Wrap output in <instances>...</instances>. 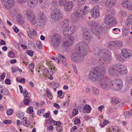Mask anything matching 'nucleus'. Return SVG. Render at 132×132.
<instances>
[{"label": "nucleus", "mask_w": 132, "mask_h": 132, "mask_svg": "<svg viewBox=\"0 0 132 132\" xmlns=\"http://www.w3.org/2000/svg\"><path fill=\"white\" fill-rule=\"evenodd\" d=\"M83 42L77 44L76 46L75 52L72 53L70 57L71 60L78 64L81 63L84 57L87 55L89 49L88 45L91 41L92 37L88 28H85L83 31Z\"/></svg>", "instance_id": "obj_1"}, {"label": "nucleus", "mask_w": 132, "mask_h": 132, "mask_svg": "<svg viewBox=\"0 0 132 132\" xmlns=\"http://www.w3.org/2000/svg\"><path fill=\"white\" fill-rule=\"evenodd\" d=\"M93 54L96 56H100L99 59V62L105 64L110 62L112 59L111 53L110 51L106 49L94 47Z\"/></svg>", "instance_id": "obj_2"}, {"label": "nucleus", "mask_w": 132, "mask_h": 132, "mask_svg": "<svg viewBox=\"0 0 132 132\" xmlns=\"http://www.w3.org/2000/svg\"><path fill=\"white\" fill-rule=\"evenodd\" d=\"M106 71L104 66L97 67L91 70L89 75V78L93 81L99 80L105 74Z\"/></svg>", "instance_id": "obj_3"}, {"label": "nucleus", "mask_w": 132, "mask_h": 132, "mask_svg": "<svg viewBox=\"0 0 132 132\" xmlns=\"http://www.w3.org/2000/svg\"><path fill=\"white\" fill-rule=\"evenodd\" d=\"M91 31L95 35H99L102 32L103 27L101 24L93 22L91 23Z\"/></svg>", "instance_id": "obj_4"}, {"label": "nucleus", "mask_w": 132, "mask_h": 132, "mask_svg": "<svg viewBox=\"0 0 132 132\" xmlns=\"http://www.w3.org/2000/svg\"><path fill=\"white\" fill-rule=\"evenodd\" d=\"M51 43L54 47H58L61 42V38L60 35L57 33L53 34L51 37Z\"/></svg>", "instance_id": "obj_5"}, {"label": "nucleus", "mask_w": 132, "mask_h": 132, "mask_svg": "<svg viewBox=\"0 0 132 132\" xmlns=\"http://www.w3.org/2000/svg\"><path fill=\"white\" fill-rule=\"evenodd\" d=\"M110 80L107 77H104L101 80V81L99 84L101 88L105 90H107L111 88L110 85Z\"/></svg>", "instance_id": "obj_6"}, {"label": "nucleus", "mask_w": 132, "mask_h": 132, "mask_svg": "<svg viewBox=\"0 0 132 132\" xmlns=\"http://www.w3.org/2000/svg\"><path fill=\"white\" fill-rule=\"evenodd\" d=\"M63 17L62 12L60 9L56 8L53 10V12L51 14L52 19L54 21L61 20Z\"/></svg>", "instance_id": "obj_7"}, {"label": "nucleus", "mask_w": 132, "mask_h": 132, "mask_svg": "<svg viewBox=\"0 0 132 132\" xmlns=\"http://www.w3.org/2000/svg\"><path fill=\"white\" fill-rule=\"evenodd\" d=\"M111 88L114 90H119L121 89L123 86L122 81L119 79H115L111 82Z\"/></svg>", "instance_id": "obj_8"}, {"label": "nucleus", "mask_w": 132, "mask_h": 132, "mask_svg": "<svg viewBox=\"0 0 132 132\" xmlns=\"http://www.w3.org/2000/svg\"><path fill=\"white\" fill-rule=\"evenodd\" d=\"M104 23L109 26L114 25L117 23V21L113 16L110 14L106 15L104 19Z\"/></svg>", "instance_id": "obj_9"}, {"label": "nucleus", "mask_w": 132, "mask_h": 132, "mask_svg": "<svg viewBox=\"0 0 132 132\" xmlns=\"http://www.w3.org/2000/svg\"><path fill=\"white\" fill-rule=\"evenodd\" d=\"M116 64L118 75L119 74L125 75L127 73L128 70L125 65L120 64Z\"/></svg>", "instance_id": "obj_10"}, {"label": "nucleus", "mask_w": 132, "mask_h": 132, "mask_svg": "<svg viewBox=\"0 0 132 132\" xmlns=\"http://www.w3.org/2000/svg\"><path fill=\"white\" fill-rule=\"evenodd\" d=\"M2 3L4 7L8 10L12 7L15 4L14 0H2Z\"/></svg>", "instance_id": "obj_11"}, {"label": "nucleus", "mask_w": 132, "mask_h": 132, "mask_svg": "<svg viewBox=\"0 0 132 132\" xmlns=\"http://www.w3.org/2000/svg\"><path fill=\"white\" fill-rule=\"evenodd\" d=\"M91 16L94 18L99 17L100 15V9L98 6H94L90 12Z\"/></svg>", "instance_id": "obj_12"}, {"label": "nucleus", "mask_w": 132, "mask_h": 132, "mask_svg": "<svg viewBox=\"0 0 132 132\" xmlns=\"http://www.w3.org/2000/svg\"><path fill=\"white\" fill-rule=\"evenodd\" d=\"M108 70L109 73L111 76L116 77L118 75L117 64L109 66Z\"/></svg>", "instance_id": "obj_13"}, {"label": "nucleus", "mask_w": 132, "mask_h": 132, "mask_svg": "<svg viewBox=\"0 0 132 132\" xmlns=\"http://www.w3.org/2000/svg\"><path fill=\"white\" fill-rule=\"evenodd\" d=\"M121 4L122 6L128 10H132V2L130 1L123 0L122 1Z\"/></svg>", "instance_id": "obj_14"}, {"label": "nucleus", "mask_w": 132, "mask_h": 132, "mask_svg": "<svg viewBox=\"0 0 132 132\" xmlns=\"http://www.w3.org/2000/svg\"><path fill=\"white\" fill-rule=\"evenodd\" d=\"M121 54L126 58H129L132 55L131 52L129 49L124 48L122 50Z\"/></svg>", "instance_id": "obj_15"}, {"label": "nucleus", "mask_w": 132, "mask_h": 132, "mask_svg": "<svg viewBox=\"0 0 132 132\" xmlns=\"http://www.w3.org/2000/svg\"><path fill=\"white\" fill-rule=\"evenodd\" d=\"M41 3L42 2V0H27V5L28 7L33 8L36 6L38 2Z\"/></svg>", "instance_id": "obj_16"}, {"label": "nucleus", "mask_w": 132, "mask_h": 132, "mask_svg": "<svg viewBox=\"0 0 132 132\" xmlns=\"http://www.w3.org/2000/svg\"><path fill=\"white\" fill-rule=\"evenodd\" d=\"M73 15L75 16V19L73 20L78 18H82L85 15L81 9L80 8L77 9L74 13Z\"/></svg>", "instance_id": "obj_17"}, {"label": "nucleus", "mask_w": 132, "mask_h": 132, "mask_svg": "<svg viewBox=\"0 0 132 132\" xmlns=\"http://www.w3.org/2000/svg\"><path fill=\"white\" fill-rule=\"evenodd\" d=\"M74 38L72 36L68 38V39L62 44L63 47H68L71 46L74 40Z\"/></svg>", "instance_id": "obj_18"}, {"label": "nucleus", "mask_w": 132, "mask_h": 132, "mask_svg": "<svg viewBox=\"0 0 132 132\" xmlns=\"http://www.w3.org/2000/svg\"><path fill=\"white\" fill-rule=\"evenodd\" d=\"M117 2V0H106L104 4L106 7L111 8L115 6Z\"/></svg>", "instance_id": "obj_19"}, {"label": "nucleus", "mask_w": 132, "mask_h": 132, "mask_svg": "<svg viewBox=\"0 0 132 132\" xmlns=\"http://www.w3.org/2000/svg\"><path fill=\"white\" fill-rule=\"evenodd\" d=\"M73 3L71 1H69L66 2L64 6V9L67 12L70 11L73 6Z\"/></svg>", "instance_id": "obj_20"}, {"label": "nucleus", "mask_w": 132, "mask_h": 132, "mask_svg": "<svg viewBox=\"0 0 132 132\" xmlns=\"http://www.w3.org/2000/svg\"><path fill=\"white\" fill-rule=\"evenodd\" d=\"M40 16L41 17L38 22V24L40 26L43 27L45 26V19L44 18L45 16L42 13H41L40 14Z\"/></svg>", "instance_id": "obj_21"}, {"label": "nucleus", "mask_w": 132, "mask_h": 132, "mask_svg": "<svg viewBox=\"0 0 132 132\" xmlns=\"http://www.w3.org/2000/svg\"><path fill=\"white\" fill-rule=\"evenodd\" d=\"M70 20L69 19L67 18L63 20L61 23V25L63 28H66L69 27Z\"/></svg>", "instance_id": "obj_22"}, {"label": "nucleus", "mask_w": 132, "mask_h": 132, "mask_svg": "<svg viewBox=\"0 0 132 132\" xmlns=\"http://www.w3.org/2000/svg\"><path fill=\"white\" fill-rule=\"evenodd\" d=\"M17 20L19 23L22 24L24 22V18L22 14H19L17 16Z\"/></svg>", "instance_id": "obj_23"}, {"label": "nucleus", "mask_w": 132, "mask_h": 132, "mask_svg": "<svg viewBox=\"0 0 132 132\" xmlns=\"http://www.w3.org/2000/svg\"><path fill=\"white\" fill-rule=\"evenodd\" d=\"M27 18L32 24H35L36 23V18L34 14Z\"/></svg>", "instance_id": "obj_24"}, {"label": "nucleus", "mask_w": 132, "mask_h": 132, "mask_svg": "<svg viewBox=\"0 0 132 132\" xmlns=\"http://www.w3.org/2000/svg\"><path fill=\"white\" fill-rule=\"evenodd\" d=\"M22 123L24 126L27 127L29 126L30 125V121L27 120L26 117L23 118L21 121Z\"/></svg>", "instance_id": "obj_25"}, {"label": "nucleus", "mask_w": 132, "mask_h": 132, "mask_svg": "<svg viewBox=\"0 0 132 132\" xmlns=\"http://www.w3.org/2000/svg\"><path fill=\"white\" fill-rule=\"evenodd\" d=\"M70 33L72 35L76 30V27L74 25H72L68 28Z\"/></svg>", "instance_id": "obj_26"}, {"label": "nucleus", "mask_w": 132, "mask_h": 132, "mask_svg": "<svg viewBox=\"0 0 132 132\" xmlns=\"http://www.w3.org/2000/svg\"><path fill=\"white\" fill-rule=\"evenodd\" d=\"M89 7L86 5H85L83 8V10H82V11L84 15H85L89 13Z\"/></svg>", "instance_id": "obj_27"}, {"label": "nucleus", "mask_w": 132, "mask_h": 132, "mask_svg": "<svg viewBox=\"0 0 132 132\" xmlns=\"http://www.w3.org/2000/svg\"><path fill=\"white\" fill-rule=\"evenodd\" d=\"M1 93L5 95H8L9 94V92L8 89L5 87H2L1 90Z\"/></svg>", "instance_id": "obj_28"}, {"label": "nucleus", "mask_w": 132, "mask_h": 132, "mask_svg": "<svg viewBox=\"0 0 132 132\" xmlns=\"http://www.w3.org/2000/svg\"><path fill=\"white\" fill-rule=\"evenodd\" d=\"M126 81L129 84H132V76L130 75H127L126 76Z\"/></svg>", "instance_id": "obj_29"}, {"label": "nucleus", "mask_w": 132, "mask_h": 132, "mask_svg": "<svg viewBox=\"0 0 132 132\" xmlns=\"http://www.w3.org/2000/svg\"><path fill=\"white\" fill-rule=\"evenodd\" d=\"M129 29L127 28H125V29L122 30V35L123 36L126 37L128 36L130 32Z\"/></svg>", "instance_id": "obj_30"}, {"label": "nucleus", "mask_w": 132, "mask_h": 132, "mask_svg": "<svg viewBox=\"0 0 132 132\" xmlns=\"http://www.w3.org/2000/svg\"><path fill=\"white\" fill-rule=\"evenodd\" d=\"M125 28L129 29L132 27V23L126 20L125 24Z\"/></svg>", "instance_id": "obj_31"}, {"label": "nucleus", "mask_w": 132, "mask_h": 132, "mask_svg": "<svg viewBox=\"0 0 132 132\" xmlns=\"http://www.w3.org/2000/svg\"><path fill=\"white\" fill-rule=\"evenodd\" d=\"M34 14L33 11L30 10H28L26 12L25 15L27 18Z\"/></svg>", "instance_id": "obj_32"}, {"label": "nucleus", "mask_w": 132, "mask_h": 132, "mask_svg": "<svg viewBox=\"0 0 132 132\" xmlns=\"http://www.w3.org/2000/svg\"><path fill=\"white\" fill-rule=\"evenodd\" d=\"M63 34L64 35L66 36L71 35V34L68 28L67 29H65L63 30Z\"/></svg>", "instance_id": "obj_33"}, {"label": "nucleus", "mask_w": 132, "mask_h": 132, "mask_svg": "<svg viewBox=\"0 0 132 132\" xmlns=\"http://www.w3.org/2000/svg\"><path fill=\"white\" fill-rule=\"evenodd\" d=\"M115 45V41H111L108 43L107 46L110 48L113 47Z\"/></svg>", "instance_id": "obj_34"}, {"label": "nucleus", "mask_w": 132, "mask_h": 132, "mask_svg": "<svg viewBox=\"0 0 132 132\" xmlns=\"http://www.w3.org/2000/svg\"><path fill=\"white\" fill-rule=\"evenodd\" d=\"M84 110L86 111H88V112H89L91 111V107L88 104H86L84 105L83 106Z\"/></svg>", "instance_id": "obj_35"}, {"label": "nucleus", "mask_w": 132, "mask_h": 132, "mask_svg": "<svg viewBox=\"0 0 132 132\" xmlns=\"http://www.w3.org/2000/svg\"><path fill=\"white\" fill-rule=\"evenodd\" d=\"M115 45L116 46L120 47H122L123 45L122 42L120 41H115Z\"/></svg>", "instance_id": "obj_36"}, {"label": "nucleus", "mask_w": 132, "mask_h": 132, "mask_svg": "<svg viewBox=\"0 0 132 132\" xmlns=\"http://www.w3.org/2000/svg\"><path fill=\"white\" fill-rule=\"evenodd\" d=\"M112 102L113 104H116L119 102L118 99L115 97H113L111 99Z\"/></svg>", "instance_id": "obj_37"}, {"label": "nucleus", "mask_w": 132, "mask_h": 132, "mask_svg": "<svg viewBox=\"0 0 132 132\" xmlns=\"http://www.w3.org/2000/svg\"><path fill=\"white\" fill-rule=\"evenodd\" d=\"M93 91L94 94L95 95H98L99 93V92L98 90L95 87L93 88Z\"/></svg>", "instance_id": "obj_38"}, {"label": "nucleus", "mask_w": 132, "mask_h": 132, "mask_svg": "<svg viewBox=\"0 0 132 132\" xmlns=\"http://www.w3.org/2000/svg\"><path fill=\"white\" fill-rule=\"evenodd\" d=\"M57 0H53L51 2V5L54 7H56L58 5Z\"/></svg>", "instance_id": "obj_39"}, {"label": "nucleus", "mask_w": 132, "mask_h": 132, "mask_svg": "<svg viewBox=\"0 0 132 132\" xmlns=\"http://www.w3.org/2000/svg\"><path fill=\"white\" fill-rule=\"evenodd\" d=\"M124 58L122 55H119L117 56V59L120 62H123L124 61Z\"/></svg>", "instance_id": "obj_40"}, {"label": "nucleus", "mask_w": 132, "mask_h": 132, "mask_svg": "<svg viewBox=\"0 0 132 132\" xmlns=\"http://www.w3.org/2000/svg\"><path fill=\"white\" fill-rule=\"evenodd\" d=\"M43 75L45 76H47L50 75L49 69H45L43 70Z\"/></svg>", "instance_id": "obj_41"}, {"label": "nucleus", "mask_w": 132, "mask_h": 132, "mask_svg": "<svg viewBox=\"0 0 132 132\" xmlns=\"http://www.w3.org/2000/svg\"><path fill=\"white\" fill-rule=\"evenodd\" d=\"M8 55L10 58H14L15 57V54L12 51H10L9 52Z\"/></svg>", "instance_id": "obj_42"}, {"label": "nucleus", "mask_w": 132, "mask_h": 132, "mask_svg": "<svg viewBox=\"0 0 132 132\" xmlns=\"http://www.w3.org/2000/svg\"><path fill=\"white\" fill-rule=\"evenodd\" d=\"M67 2L65 0H59V4L60 6H64L66 4Z\"/></svg>", "instance_id": "obj_43"}, {"label": "nucleus", "mask_w": 132, "mask_h": 132, "mask_svg": "<svg viewBox=\"0 0 132 132\" xmlns=\"http://www.w3.org/2000/svg\"><path fill=\"white\" fill-rule=\"evenodd\" d=\"M119 14H121L123 17L125 16L126 15V12L124 10H121L119 12Z\"/></svg>", "instance_id": "obj_44"}, {"label": "nucleus", "mask_w": 132, "mask_h": 132, "mask_svg": "<svg viewBox=\"0 0 132 132\" xmlns=\"http://www.w3.org/2000/svg\"><path fill=\"white\" fill-rule=\"evenodd\" d=\"M86 0H78V4L79 5H81L85 3Z\"/></svg>", "instance_id": "obj_45"}, {"label": "nucleus", "mask_w": 132, "mask_h": 132, "mask_svg": "<svg viewBox=\"0 0 132 132\" xmlns=\"http://www.w3.org/2000/svg\"><path fill=\"white\" fill-rule=\"evenodd\" d=\"M130 111L129 113L127 111L125 112L124 114V117L126 118H128L130 116Z\"/></svg>", "instance_id": "obj_46"}, {"label": "nucleus", "mask_w": 132, "mask_h": 132, "mask_svg": "<svg viewBox=\"0 0 132 132\" xmlns=\"http://www.w3.org/2000/svg\"><path fill=\"white\" fill-rule=\"evenodd\" d=\"M6 113L8 116H10L13 113V111L12 109H9L7 110Z\"/></svg>", "instance_id": "obj_47"}, {"label": "nucleus", "mask_w": 132, "mask_h": 132, "mask_svg": "<svg viewBox=\"0 0 132 132\" xmlns=\"http://www.w3.org/2000/svg\"><path fill=\"white\" fill-rule=\"evenodd\" d=\"M36 45L38 48L40 49H41L42 45L41 42L40 41H37L36 42Z\"/></svg>", "instance_id": "obj_48"}, {"label": "nucleus", "mask_w": 132, "mask_h": 132, "mask_svg": "<svg viewBox=\"0 0 132 132\" xmlns=\"http://www.w3.org/2000/svg\"><path fill=\"white\" fill-rule=\"evenodd\" d=\"M28 34L30 38L32 39L34 37L32 32L30 31L28 32Z\"/></svg>", "instance_id": "obj_49"}, {"label": "nucleus", "mask_w": 132, "mask_h": 132, "mask_svg": "<svg viewBox=\"0 0 132 132\" xmlns=\"http://www.w3.org/2000/svg\"><path fill=\"white\" fill-rule=\"evenodd\" d=\"M119 128L118 126H114L112 128L111 132H117L118 131Z\"/></svg>", "instance_id": "obj_50"}, {"label": "nucleus", "mask_w": 132, "mask_h": 132, "mask_svg": "<svg viewBox=\"0 0 132 132\" xmlns=\"http://www.w3.org/2000/svg\"><path fill=\"white\" fill-rule=\"evenodd\" d=\"M4 123L8 124H11L12 123V121L11 120H5L3 121Z\"/></svg>", "instance_id": "obj_51"}, {"label": "nucleus", "mask_w": 132, "mask_h": 132, "mask_svg": "<svg viewBox=\"0 0 132 132\" xmlns=\"http://www.w3.org/2000/svg\"><path fill=\"white\" fill-rule=\"evenodd\" d=\"M58 58L59 59L62 60V61L63 60H66V58L64 56L61 54H59L58 55Z\"/></svg>", "instance_id": "obj_52"}, {"label": "nucleus", "mask_w": 132, "mask_h": 132, "mask_svg": "<svg viewBox=\"0 0 132 132\" xmlns=\"http://www.w3.org/2000/svg\"><path fill=\"white\" fill-rule=\"evenodd\" d=\"M56 129L57 132H60L62 131V128L60 126H57L56 127Z\"/></svg>", "instance_id": "obj_53"}, {"label": "nucleus", "mask_w": 132, "mask_h": 132, "mask_svg": "<svg viewBox=\"0 0 132 132\" xmlns=\"http://www.w3.org/2000/svg\"><path fill=\"white\" fill-rule=\"evenodd\" d=\"M78 110L77 109H74L72 111V115L74 116L77 114Z\"/></svg>", "instance_id": "obj_54"}, {"label": "nucleus", "mask_w": 132, "mask_h": 132, "mask_svg": "<svg viewBox=\"0 0 132 132\" xmlns=\"http://www.w3.org/2000/svg\"><path fill=\"white\" fill-rule=\"evenodd\" d=\"M126 20L132 23V15H131L128 16Z\"/></svg>", "instance_id": "obj_55"}, {"label": "nucleus", "mask_w": 132, "mask_h": 132, "mask_svg": "<svg viewBox=\"0 0 132 132\" xmlns=\"http://www.w3.org/2000/svg\"><path fill=\"white\" fill-rule=\"evenodd\" d=\"M33 53V51L31 50H28L27 52V54L30 56H32V55Z\"/></svg>", "instance_id": "obj_56"}, {"label": "nucleus", "mask_w": 132, "mask_h": 132, "mask_svg": "<svg viewBox=\"0 0 132 132\" xmlns=\"http://www.w3.org/2000/svg\"><path fill=\"white\" fill-rule=\"evenodd\" d=\"M28 95V92L26 90H24L23 91V95L24 97L26 98L28 97L27 95Z\"/></svg>", "instance_id": "obj_57"}, {"label": "nucleus", "mask_w": 132, "mask_h": 132, "mask_svg": "<svg viewBox=\"0 0 132 132\" xmlns=\"http://www.w3.org/2000/svg\"><path fill=\"white\" fill-rule=\"evenodd\" d=\"M17 81L18 82L19 81L22 83H24L26 82L25 79L23 78H21L20 79H19L18 81L17 80Z\"/></svg>", "instance_id": "obj_58"}, {"label": "nucleus", "mask_w": 132, "mask_h": 132, "mask_svg": "<svg viewBox=\"0 0 132 132\" xmlns=\"http://www.w3.org/2000/svg\"><path fill=\"white\" fill-rule=\"evenodd\" d=\"M34 68V65L33 63L30 64L29 65V68L31 70H32Z\"/></svg>", "instance_id": "obj_59"}, {"label": "nucleus", "mask_w": 132, "mask_h": 132, "mask_svg": "<svg viewBox=\"0 0 132 132\" xmlns=\"http://www.w3.org/2000/svg\"><path fill=\"white\" fill-rule=\"evenodd\" d=\"M24 103L26 105H27L30 102V101L28 99H26L25 100L24 99Z\"/></svg>", "instance_id": "obj_60"}, {"label": "nucleus", "mask_w": 132, "mask_h": 132, "mask_svg": "<svg viewBox=\"0 0 132 132\" xmlns=\"http://www.w3.org/2000/svg\"><path fill=\"white\" fill-rule=\"evenodd\" d=\"M80 121V119L78 118L76 119L74 121V122L76 124H78Z\"/></svg>", "instance_id": "obj_61"}, {"label": "nucleus", "mask_w": 132, "mask_h": 132, "mask_svg": "<svg viewBox=\"0 0 132 132\" xmlns=\"http://www.w3.org/2000/svg\"><path fill=\"white\" fill-rule=\"evenodd\" d=\"M30 30L32 32V34L33 33L35 35H37V32L34 29H31Z\"/></svg>", "instance_id": "obj_62"}, {"label": "nucleus", "mask_w": 132, "mask_h": 132, "mask_svg": "<svg viewBox=\"0 0 132 132\" xmlns=\"http://www.w3.org/2000/svg\"><path fill=\"white\" fill-rule=\"evenodd\" d=\"M46 94L48 97H50L51 96V93L48 90L47 91Z\"/></svg>", "instance_id": "obj_63"}, {"label": "nucleus", "mask_w": 132, "mask_h": 132, "mask_svg": "<svg viewBox=\"0 0 132 132\" xmlns=\"http://www.w3.org/2000/svg\"><path fill=\"white\" fill-rule=\"evenodd\" d=\"M12 70L13 72L15 73L17 71V68L15 67H13L12 68Z\"/></svg>", "instance_id": "obj_64"}]
</instances>
